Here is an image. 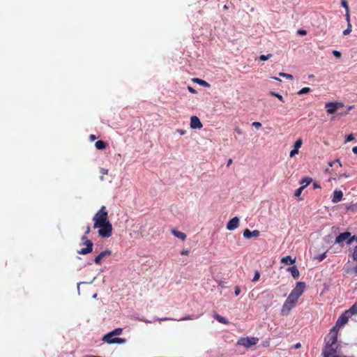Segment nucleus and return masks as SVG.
<instances>
[{
    "label": "nucleus",
    "mask_w": 357,
    "mask_h": 357,
    "mask_svg": "<svg viewBox=\"0 0 357 357\" xmlns=\"http://www.w3.org/2000/svg\"><path fill=\"white\" fill-rule=\"evenodd\" d=\"M333 54L337 57V58H340L341 56H342V54L340 52L337 51V50H333Z\"/></svg>",
    "instance_id": "nucleus-38"
},
{
    "label": "nucleus",
    "mask_w": 357,
    "mask_h": 357,
    "mask_svg": "<svg viewBox=\"0 0 357 357\" xmlns=\"http://www.w3.org/2000/svg\"><path fill=\"white\" fill-rule=\"evenodd\" d=\"M89 357H96V356H90Z\"/></svg>",
    "instance_id": "nucleus-64"
},
{
    "label": "nucleus",
    "mask_w": 357,
    "mask_h": 357,
    "mask_svg": "<svg viewBox=\"0 0 357 357\" xmlns=\"http://www.w3.org/2000/svg\"><path fill=\"white\" fill-rule=\"evenodd\" d=\"M305 289V283L303 282H298L291 292L300 298V296L303 294Z\"/></svg>",
    "instance_id": "nucleus-9"
},
{
    "label": "nucleus",
    "mask_w": 357,
    "mask_h": 357,
    "mask_svg": "<svg viewBox=\"0 0 357 357\" xmlns=\"http://www.w3.org/2000/svg\"><path fill=\"white\" fill-rule=\"evenodd\" d=\"M301 347V344L300 343H297L294 345V348L295 349H298Z\"/></svg>",
    "instance_id": "nucleus-55"
},
{
    "label": "nucleus",
    "mask_w": 357,
    "mask_h": 357,
    "mask_svg": "<svg viewBox=\"0 0 357 357\" xmlns=\"http://www.w3.org/2000/svg\"><path fill=\"white\" fill-rule=\"evenodd\" d=\"M97 228H99V236L102 238H109L112 234V225L109 221L98 225Z\"/></svg>",
    "instance_id": "nucleus-4"
},
{
    "label": "nucleus",
    "mask_w": 357,
    "mask_h": 357,
    "mask_svg": "<svg viewBox=\"0 0 357 357\" xmlns=\"http://www.w3.org/2000/svg\"><path fill=\"white\" fill-rule=\"evenodd\" d=\"M162 320H173V319H170V318H162V319H160V321H162Z\"/></svg>",
    "instance_id": "nucleus-57"
},
{
    "label": "nucleus",
    "mask_w": 357,
    "mask_h": 357,
    "mask_svg": "<svg viewBox=\"0 0 357 357\" xmlns=\"http://www.w3.org/2000/svg\"><path fill=\"white\" fill-rule=\"evenodd\" d=\"M343 197V192L341 190H335L332 198L333 203H337L342 200Z\"/></svg>",
    "instance_id": "nucleus-16"
},
{
    "label": "nucleus",
    "mask_w": 357,
    "mask_h": 357,
    "mask_svg": "<svg viewBox=\"0 0 357 357\" xmlns=\"http://www.w3.org/2000/svg\"><path fill=\"white\" fill-rule=\"evenodd\" d=\"M313 187H314V189L321 188V186L317 183H313Z\"/></svg>",
    "instance_id": "nucleus-52"
},
{
    "label": "nucleus",
    "mask_w": 357,
    "mask_h": 357,
    "mask_svg": "<svg viewBox=\"0 0 357 357\" xmlns=\"http://www.w3.org/2000/svg\"><path fill=\"white\" fill-rule=\"evenodd\" d=\"M294 306H295V304L290 303L288 300H286L282 305V307L281 310V314L282 315L289 314V312Z\"/></svg>",
    "instance_id": "nucleus-11"
},
{
    "label": "nucleus",
    "mask_w": 357,
    "mask_h": 357,
    "mask_svg": "<svg viewBox=\"0 0 357 357\" xmlns=\"http://www.w3.org/2000/svg\"><path fill=\"white\" fill-rule=\"evenodd\" d=\"M270 95L272 96H275V97L278 98L282 102H284L282 96L279 94V93H276V92H275V91H270Z\"/></svg>",
    "instance_id": "nucleus-26"
},
{
    "label": "nucleus",
    "mask_w": 357,
    "mask_h": 357,
    "mask_svg": "<svg viewBox=\"0 0 357 357\" xmlns=\"http://www.w3.org/2000/svg\"><path fill=\"white\" fill-rule=\"evenodd\" d=\"M302 144H303V140L302 139H298L296 140V142H295L294 144V148L296 149H299V148L301 147L302 146Z\"/></svg>",
    "instance_id": "nucleus-30"
},
{
    "label": "nucleus",
    "mask_w": 357,
    "mask_h": 357,
    "mask_svg": "<svg viewBox=\"0 0 357 357\" xmlns=\"http://www.w3.org/2000/svg\"><path fill=\"white\" fill-rule=\"evenodd\" d=\"M310 91H311V89L310 87H304V88L301 89L298 92V95H303V94L309 93Z\"/></svg>",
    "instance_id": "nucleus-28"
},
{
    "label": "nucleus",
    "mask_w": 357,
    "mask_h": 357,
    "mask_svg": "<svg viewBox=\"0 0 357 357\" xmlns=\"http://www.w3.org/2000/svg\"><path fill=\"white\" fill-rule=\"evenodd\" d=\"M298 33L301 36H305L307 34V31L303 29H300L298 31Z\"/></svg>",
    "instance_id": "nucleus-43"
},
{
    "label": "nucleus",
    "mask_w": 357,
    "mask_h": 357,
    "mask_svg": "<svg viewBox=\"0 0 357 357\" xmlns=\"http://www.w3.org/2000/svg\"><path fill=\"white\" fill-rule=\"evenodd\" d=\"M340 163V166H342V164L340 162L339 160H337Z\"/></svg>",
    "instance_id": "nucleus-61"
},
{
    "label": "nucleus",
    "mask_w": 357,
    "mask_h": 357,
    "mask_svg": "<svg viewBox=\"0 0 357 357\" xmlns=\"http://www.w3.org/2000/svg\"><path fill=\"white\" fill-rule=\"evenodd\" d=\"M112 252L109 250H106L103 252H101L97 257L94 259L95 264L100 265L102 263V259L107 256L111 255Z\"/></svg>",
    "instance_id": "nucleus-14"
},
{
    "label": "nucleus",
    "mask_w": 357,
    "mask_h": 357,
    "mask_svg": "<svg viewBox=\"0 0 357 357\" xmlns=\"http://www.w3.org/2000/svg\"><path fill=\"white\" fill-rule=\"evenodd\" d=\"M271 78L273 79H275V80L281 81L279 78H278L276 77H272Z\"/></svg>",
    "instance_id": "nucleus-58"
},
{
    "label": "nucleus",
    "mask_w": 357,
    "mask_h": 357,
    "mask_svg": "<svg viewBox=\"0 0 357 357\" xmlns=\"http://www.w3.org/2000/svg\"><path fill=\"white\" fill-rule=\"evenodd\" d=\"M177 132L181 135H183L186 133V130H183V129H178L177 130Z\"/></svg>",
    "instance_id": "nucleus-47"
},
{
    "label": "nucleus",
    "mask_w": 357,
    "mask_h": 357,
    "mask_svg": "<svg viewBox=\"0 0 357 357\" xmlns=\"http://www.w3.org/2000/svg\"><path fill=\"white\" fill-rule=\"evenodd\" d=\"M326 257V252L320 255L319 257H317L319 261H323Z\"/></svg>",
    "instance_id": "nucleus-37"
},
{
    "label": "nucleus",
    "mask_w": 357,
    "mask_h": 357,
    "mask_svg": "<svg viewBox=\"0 0 357 357\" xmlns=\"http://www.w3.org/2000/svg\"><path fill=\"white\" fill-rule=\"evenodd\" d=\"M350 317L351 316L345 311L339 317L335 326H334L332 328H335V332L338 333L339 329L348 322V320Z\"/></svg>",
    "instance_id": "nucleus-7"
},
{
    "label": "nucleus",
    "mask_w": 357,
    "mask_h": 357,
    "mask_svg": "<svg viewBox=\"0 0 357 357\" xmlns=\"http://www.w3.org/2000/svg\"><path fill=\"white\" fill-rule=\"evenodd\" d=\"M346 20L349 23H350V14H349V13H346Z\"/></svg>",
    "instance_id": "nucleus-49"
},
{
    "label": "nucleus",
    "mask_w": 357,
    "mask_h": 357,
    "mask_svg": "<svg viewBox=\"0 0 357 357\" xmlns=\"http://www.w3.org/2000/svg\"><path fill=\"white\" fill-rule=\"evenodd\" d=\"M287 271L291 273V275L294 279H298L299 278L300 273L296 266H294L289 267Z\"/></svg>",
    "instance_id": "nucleus-17"
},
{
    "label": "nucleus",
    "mask_w": 357,
    "mask_h": 357,
    "mask_svg": "<svg viewBox=\"0 0 357 357\" xmlns=\"http://www.w3.org/2000/svg\"><path fill=\"white\" fill-rule=\"evenodd\" d=\"M271 56H272V54H267V55H264V54H262V55H261V56H259V59H260L261 61H266V60H268V59H270Z\"/></svg>",
    "instance_id": "nucleus-34"
},
{
    "label": "nucleus",
    "mask_w": 357,
    "mask_h": 357,
    "mask_svg": "<svg viewBox=\"0 0 357 357\" xmlns=\"http://www.w3.org/2000/svg\"><path fill=\"white\" fill-rule=\"evenodd\" d=\"M214 318L218 321H219L220 323H222V324H229V321L227 320L226 318L220 316V314H214Z\"/></svg>",
    "instance_id": "nucleus-25"
},
{
    "label": "nucleus",
    "mask_w": 357,
    "mask_h": 357,
    "mask_svg": "<svg viewBox=\"0 0 357 357\" xmlns=\"http://www.w3.org/2000/svg\"><path fill=\"white\" fill-rule=\"evenodd\" d=\"M192 319V317L190 315L186 316L185 317H183L180 319L178 321H183V320H191Z\"/></svg>",
    "instance_id": "nucleus-44"
},
{
    "label": "nucleus",
    "mask_w": 357,
    "mask_h": 357,
    "mask_svg": "<svg viewBox=\"0 0 357 357\" xmlns=\"http://www.w3.org/2000/svg\"><path fill=\"white\" fill-rule=\"evenodd\" d=\"M100 180H103V176H100Z\"/></svg>",
    "instance_id": "nucleus-62"
},
{
    "label": "nucleus",
    "mask_w": 357,
    "mask_h": 357,
    "mask_svg": "<svg viewBox=\"0 0 357 357\" xmlns=\"http://www.w3.org/2000/svg\"><path fill=\"white\" fill-rule=\"evenodd\" d=\"M351 23H349L347 29L343 31V34L345 36L348 35L351 33Z\"/></svg>",
    "instance_id": "nucleus-36"
},
{
    "label": "nucleus",
    "mask_w": 357,
    "mask_h": 357,
    "mask_svg": "<svg viewBox=\"0 0 357 357\" xmlns=\"http://www.w3.org/2000/svg\"><path fill=\"white\" fill-rule=\"evenodd\" d=\"M352 151L354 152V153L357 154V146L353 147Z\"/></svg>",
    "instance_id": "nucleus-53"
},
{
    "label": "nucleus",
    "mask_w": 357,
    "mask_h": 357,
    "mask_svg": "<svg viewBox=\"0 0 357 357\" xmlns=\"http://www.w3.org/2000/svg\"><path fill=\"white\" fill-rule=\"evenodd\" d=\"M259 342V339L255 337H241L238 340V344L240 346H243L245 348H250L255 344H257Z\"/></svg>",
    "instance_id": "nucleus-5"
},
{
    "label": "nucleus",
    "mask_w": 357,
    "mask_h": 357,
    "mask_svg": "<svg viewBox=\"0 0 357 357\" xmlns=\"http://www.w3.org/2000/svg\"><path fill=\"white\" fill-rule=\"evenodd\" d=\"M260 278V273L259 271H256L255 273V275H254V278L252 279V282H257L259 280Z\"/></svg>",
    "instance_id": "nucleus-35"
},
{
    "label": "nucleus",
    "mask_w": 357,
    "mask_h": 357,
    "mask_svg": "<svg viewBox=\"0 0 357 357\" xmlns=\"http://www.w3.org/2000/svg\"><path fill=\"white\" fill-rule=\"evenodd\" d=\"M172 234L176 238L182 240L183 241H184L185 239H186V234L181 232V231H177L176 229H172Z\"/></svg>",
    "instance_id": "nucleus-18"
},
{
    "label": "nucleus",
    "mask_w": 357,
    "mask_h": 357,
    "mask_svg": "<svg viewBox=\"0 0 357 357\" xmlns=\"http://www.w3.org/2000/svg\"><path fill=\"white\" fill-rule=\"evenodd\" d=\"M107 145V143L102 140H98L95 143L96 148L99 150L105 149Z\"/></svg>",
    "instance_id": "nucleus-23"
},
{
    "label": "nucleus",
    "mask_w": 357,
    "mask_h": 357,
    "mask_svg": "<svg viewBox=\"0 0 357 357\" xmlns=\"http://www.w3.org/2000/svg\"><path fill=\"white\" fill-rule=\"evenodd\" d=\"M337 335L335 328H331L325 337L326 345L322 352L324 357H341V347L337 342Z\"/></svg>",
    "instance_id": "nucleus-1"
},
{
    "label": "nucleus",
    "mask_w": 357,
    "mask_h": 357,
    "mask_svg": "<svg viewBox=\"0 0 357 357\" xmlns=\"http://www.w3.org/2000/svg\"><path fill=\"white\" fill-rule=\"evenodd\" d=\"M330 166H332L333 165V163L332 162H330L329 163Z\"/></svg>",
    "instance_id": "nucleus-63"
},
{
    "label": "nucleus",
    "mask_w": 357,
    "mask_h": 357,
    "mask_svg": "<svg viewBox=\"0 0 357 357\" xmlns=\"http://www.w3.org/2000/svg\"><path fill=\"white\" fill-rule=\"evenodd\" d=\"M231 162H232V160H231V159H229V160H228V162H227V166H229V165L231 164Z\"/></svg>",
    "instance_id": "nucleus-56"
},
{
    "label": "nucleus",
    "mask_w": 357,
    "mask_h": 357,
    "mask_svg": "<svg viewBox=\"0 0 357 357\" xmlns=\"http://www.w3.org/2000/svg\"><path fill=\"white\" fill-rule=\"evenodd\" d=\"M223 8H224L225 10L228 9V6L227 5H225Z\"/></svg>",
    "instance_id": "nucleus-60"
},
{
    "label": "nucleus",
    "mask_w": 357,
    "mask_h": 357,
    "mask_svg": "<svg viewBox=\"0 0 357 357\" xmlns=\"http://www.w3.org/2000/svg\"><path fill=\"white\" fill-rule=\"evenodd\" d=\"M238 227L239 219L237 217H234L232 219H231L227 225V229L229 231L234 230L237 229Z\"/></svg>",
    "instance_id": "nucleus-13"
},
{
    "label": "nucleus",
    "mask_w": 357,
    "mask_h": 357,
    "mask_svg": "<svg viewBox=\"0 0 357 357\" xmlns=\"http://www.w3.org/2000/svg\"><path fill=\"white\" fill-rule=\"evenodd\" d=\"M193 81L197 82V83H198V84H201V85H202V86H209V84L206 81H204L203 79H200L199 78H195V79H193Z\"/></svg>",
    "instance_id": "nucleus-27"
},
{
    "label": "nucleus",
    "mask_w": 357,
    "mask_h": 357,
    "mask_svg": "<svg viewBox=\"0 0 357 357\" xmlns=\"http://www.w3.org/2000/svg\"><path fill=\"white\" fill-rule=\"evenodd\" d=\"M82 241H84V245H86V248L81 249L77 251V253L79 255H85L89 253H91L93 250V243L91 240H89L86 237V235H84L81 238Z\"/></svg>",
    "instance_id": "nucleus-6"
},
{
    "label": "nucleus",
    "mask_w": 357,
    "mask_h": 357,
    "mask_svg": "<svg viewBox=\"0 0 357 357\" xmlns=\"http://www.w3.org/2000/svg\"><path fill=\"white\" fill-rule=\"evenodd\" d=\"M235 132H236L237 134H238V135H242V133H243V132H242V130H241L239 128H238V127H236V128H235Z\"/></svg>",
    "instance_id": "nucleus-50"
},
{
    "label": "nucleus",
    "mask_w": 357,
    "mask_h": 357,
    "mask_svg": "<svg viewBox=\"0 0 357 357\" xmlns=\"http://www.w3.org/2000/svg\"><path fill=\"white\" fill-rule=\"evenodd\" d=\"M89 137L91 140H94L96 139V137L94 135H91Z\"/></svg>",
    "instance_id": "nucleus-54"
},
{
    "label": "nucleus",
    "mask_w": 357,
    "mask_h": 357,
    "mask_svg": "<svg viewBox=\"0 0 357 357\" xmlns=\"http://www.w3.org/2000/svg\"><path fill=\"white\" fill-rule=\"evenodd\" d=\"M352 210L351 206H347V211Z\"/></svg>",
    "instance_id": "nucleus-59"
},
{
    "label": "nucleus",
    "mask_w": 357,
    "mask_h": 357,
    "mask_svg": "<svg viewBox=\"0 0 357 357\" xmlns=\"http://www.w3.org/2000/svg\"><path fill=\"white\" fill-rule=\"evenodd\" d=\"M260 235L259 230L250 231L248 229H245L243 231V236L246 238H250L252 237H258Z\"/></svg>",
    "instance_id": "nucleus-15"
},
{
    "label": "nucleus",
    "mask_w": 357,
    "mask_h": 357,
    "mask_svg": "<svg viewBox=\"0 0 357 357\" xmlns=\"http://www.w3.org/2000/svg\"><path fill=\"white\" fill-rule=\"evenodd\" d=\"M304 189H305V186H301V187L298 188L296 190V192H295V195H295L296 197H300V195H301V193H302L303 190Z\"/></svg>",
    "instance_id": "nucleus-31"
},
{
    "label": "nucleus",
    "mask_w": 357,
    "mask_h": 357,
    "mask_svg": "<svg viewBox=\"0 0 357 357\" xmlns=\"http://www.w3.org/2000/svg\"><path fill=\"white\" fill-rule=\"evenodd\" d=\"M100 173H101L102 175L107 174H108V169H104V168H101V169H100Z\"/></svg>",
    "instance_id": "nucleus-46"
},
{
    "label": "nucleus",
    "mask_w": 357,
    "mask_h": 357,
    "mask_svg": "<svg viewBox=\"0 0 357 357\" xmlns=\"http://www.w3.org/2000/svg\"><path fill=\"white\" fill-rule=\"evenodd\" d=\"M190 127L192 129H201L203 127L202 122L197 116L190 118Z\"/></svg>",
    "instance_id": "nucleus-12"
},
{
    "label": "nucleus",
    "mask_w": 357,
    "mask_h": 357,
    "mask_svg": "<svg viewBox=\"0 0 357 357\" xmlns=\"http://www.w3.org/2000/svg\"><path fill=\"white\" fill-rule=\"evenodd\" d=\"M341 5L345 8L346 13H349V8L347 0H341Z\"/></svg>",
    "instance_id": "nucleus-29"
},
{
    "label": "nucleus",
    "mask_w": 357,
    "mask_h": 357,
    "mask_svg": "<svg viewBox=\"0 0 357 357\" xmlns=\"http://www.w3.org/2000/svg\"><path fill=\"white\" fill-rule=\"evenodd\" d=\"M240 293H241V289H240L239 287L236 286L235 287L234 294L237 296H238L240 294Z\"/></svg>",
    "instance_id": "nucleus-42"
},
{
    "label": "nucleus",
    "mask_w": 357,
    "mask_h": 357,
    "mask_svg": "<svg viewBox=\"0 0 357 357\" xmlns=\"http://www.w3.org/2000/svg\"><path fill=\"white\" fill-rule=\"evenodd\" d=\"M90 230H91L90 227H89V226H87V227H86V231H85V234H85V235L89 234L90 233Z\"/></svg>",
    "instance_id": "nucleus-51"
},
{
    "label": "nucleus",
    "mask_w": 357,
    "mask_h": 357,
    "mask_svg": "<svg viewBox=\"0 0 357 357\" xmlns=\"http://www.w3.org/2000/svg\"><path fill=\"white\" fill-rule=\"evenodd\" d=\"M279 75L281 77H285L287 79H293V78H294L293 75H291V74L285 73H280Z\"/></svg>",
    "instance_id": "nucleus-32"
},
{
    "label": "nucleus",
    "mask_w": 357,
    "mask_h": 357,
    "mask_svg": "<svg viewBox=\"0 0 357 357\" xmlns=\"http://www.w3.org/2000/svg\"><path fill=\"white\" fill-rule=\"evenodd\" d=\"M343 107L342 102H328L326 104L325 107L328 114H332L337 112V109Z\"/></svg>",
    "instance_id": "nucleus-8"
},
{
    "label": "nucleus",
    "mask_w": 357,
    "mask_h": 357,
    "mask_svg": "<svg viewBox=\"0 0 357 357\" xmlns=\"http://www.w3.org/2000/svg\"><path fill=\"white\" fill-rule=\"evenodd\" d=\"M190 251L188 250H183L181 252V255H188L189 254Z\"/></svg>",
    "instance_id": "nucleus-48"
},
{
    "label": "nucleus",
    "mask_w": 357,
    "mask_h": 357,
    "mask_svg": "<svg viewBox=\"0 0 357 357\" xmlns=\"http://www.w3.org/2000/svg\"><path fill=\"white\" fill-rule=\"evenodd\" d=\"M188 91H189L190 93H197L196 90H195V89H193L192 86H188Z\"/></svg>",
    "instance_id": "nucleus-45"
},
{
    "label": "nucleus",
    "mask_w": 357,
    "mask_h": 357,
    "mask_svg": "<svg viewBox=\"0 0 357 357\" xmlns=\"http://www.w3.org/2000/svg\"><path fill=\"white\" fill-rule=\"evenodd\" d=\"M252 126L255 127L257 129H259L261 127V123L260 122L255 121L252 123Z\"/></svg>",
    "instance_id": "nucleus-40"
},
{
    "label": "nucleus",
    "mask_w": 357,
    "mask_h": 357,
    "mask_svg": "<svg viewBox=\"0 0 357 357\" xmlns=\"http://www.w3.org/2000/svg\"><path fill=\"white\" fill-rule=\"evenodd\" d=\"M351 317L357 314V302H356L349 310H346Z\"/></svg>",
    "instance_id": "nucleus-22"
},
{
    "label": "nucleus",
    "mask_w": 357,
    "mask_h": 357,
    "mask_svg": "<svg viewBox=\"0 0 357 357\" xmlns=\"http://www.w3.org/2000/svg\"><path fill=\"white\" fill-rule=\"evenodd\" d=\"M350 236L351 233L349 231L340 234L335 238V243L342 245L344 241H349Z\"/></svg>",
    "instance_id": "nucleus-10"
},
{
    "label": "nucleus",
    "mask_w": 357,
    "mask_h": 357,
    "mask_svg": "<svg viewBox=\"0 0 357 357\" xmlns=\"http://www.w3.org/2000/svg\"><path fill=\"white\" fill-rule=\"evenodd\" d=\"M298 153V150L294 148V149L291 150L290 152V157H294L295 155H296Z\"/></svg>",
    "instance_id": "nucleus-39"
},
{
    "label": "nucleus",
    "mask_w": 357,
    "mask_h": 357,
    "mask_svg": "<svg viewBox=\"0 0 357 357\" xmlns=\"http://www.w3.org/2000/svg\"><path fill=\"white\" fill-rule=\"evenodd\" d=\"M354 139V137L353 135V134H350L349 135H347V139H346V142H350V141H352Z\"/></svg>",
    "instance_id": "nucleus-41"
},
{
    "label": "nucleus",
    "mask_w": 357,
    "mask_h": 357,
    "mask_svg": "<svg viewBox=\"0 0 357 357\" xmlns=\"http://www.w3.org/2000/svg\"><path fill=\"white\" fill-rule=\"evenodd\" d=\"M354 241H357V236H355V235L352 236L351 234L349 241H347V244L351 245Z\"/></svg>",
    "instance_id": "nucleus-33"
},
{
    "label": "nucleus",
    "mask_w": 357,
    "mask_h": 357,
    "mask_svg": "<svg viewBox=\"0 0 357 357\" xmlns=\"http://www.w3.org/2000/svg\"><path fill=\"white\" fill-rule=\"evenodd\" d=\"M295 261H296V259L295 258L292 259L291 256H286L281 259V263L285 264H293L295 263Z\"/></svg>",
    "instance_id": "nucleus-20"
},
{
    "label": "nucleus",
    "mask_w": 357,
    "mask_h": 357,
    "mask_svg": "<svg viewBox=\"0 0 357 357\" xmlns=\"http://www.w3.org/2000/svg\"><path fill=\"white\" fill-rule=\"evenodd\" d=\"M123 332L121 328H117L106 334L102 337V341L108 344H123L126 342V339L116 337V336L120 335Z\"/></svg>",
    "instance_id": "nucleus-2"
},
{
    "label": "nucleus",
    "mask_w": 357,
    "mask_h": 357,
    "mask_svg": "<svg viewBox=\"0 0 357 357\" xmlns=\"http://www.w3.org/2000/svg\"><path fill=\"white\" fill-rule=\"evenodd\" d=\"M299 297L294 294L293 293H290L287 300H288L290 303L296 305L298 300Z\"/></svg>",
    "instance_id": "nucleus-24"
},
{
    "label": "nucleus",
    "mask_w": 357,
    "mask_h": 357,
    "mask_svg": "<svg viewBox=\"0 0 357 357\" xmlns=\"http://www.w3.org/2000/svg\"><path fill=\"white\" fill-rule=\"evenodd\" d=\"M94 221L93 227L97 228L98 225H100L101 223H105L107 221H109L108 220V211L106 208V206H102L100 210L98 211V212L95 214L93 218Z\"/></svg>",
    "instance_id": "nucleus-3"
},
{
    "label": "nucleus",
    "mask_w": 357,
    "mask_h": 357,
    "mask_svg": "<svg viewBox=\"0 0 357 357\" xmlns=\"http://www.w3.org/2000/svg\"><path fill=\"white\" fill-rule=\"evenodd\" d=\"M312 181V179L310 177L305 176L301 179L300 181V184L302 185V186H305V188L310 185Z\"/></svg>",
    "instance_id": "nucleus-21"
},
{
    "label": "nucleus",
    "mask_w": 357,
    "mask_h": 357,
    "mask_svg": "<svg viewBox=\"0 0 357 357\" xmlns=\"http://www.w3.org/2000/svg\"><path fill=\"white\" fill-rule=\"evenodd\" d=\"M351 257L354 261H357V245L354 248ZM353 272L357 274V264L353 267Z\"/></svg>",
    "instance_id": "nucleus-19"
}]
</instances>
